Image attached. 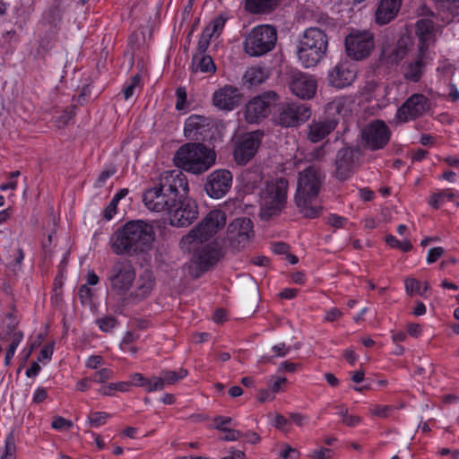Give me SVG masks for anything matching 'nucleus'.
Segmentation results:
<instances>
[{"mask_svg":"<svg viewBox=\"0 0 459 459\" xmlns=\"http://www.w3.org/2000/svg\"><path fill=\"white\" fill-rule=\"evenodd\" d=\"M325 179L320 168L310 165L299 173L295 204L299 212L306 219L319 218L324 211L321 205H313L312 201L319 195Z\"/></svg>","mask_w":459,"mask_h":459,"instance_id":"1","label":"nucleus"},{"mask_svg":"<svg viewBox=\"0 0 459 459\" xmlns=\"http://www.w3.org/2000/svg\"><path fill=\"white\" fill-rule=\"evenodd\" d=\"M153 239L151 225L143 221H132L114 233L112 249L116 255H138L149 250Z\"/></svg>","mask_w":459,"mask_h":459,"instance_id":"2","label":"nucleus"},{"mask_svg":"<svg viewBox=\"0 0 459 459\" xmlns=\"http://www.w3.org/2000/svg\"><path fill=\"white\" fill-rule=\"evenodd\" d=\"M215 152L202 143L183 144L176 152L174 161L183 170L199 175L215 163Z\"/></svg>","mask_w":459,"mask_h":459,"instance_id":"3","label":"nucleus"},{"mask_svg":"<svg viewBox=\"0 0 459 459\" xmlns=\"http://www.w3.org/2000/svg\"><path fill=\"white\" fill-rule=\"evenodd\" d=\"M328 48L327 35L319 28L310 27L305 30L297 46V56L306 67L316 65L325 56Z\"/></svg>","mask_w":459,"mask_h":459,"instance_id":"4","label":"nucleus"},{"mask_svg":"<svg viewBox=\"0 0 459 459\" xmlns=\"http://www.w3.org/2000/svg\"><path fill=\"white\" fill-rule=\"evenodd\" d=\"M288 180L280 178L268 183L262 192L260 218L264 221H270L279 216L285 209L288 195Z\"/></svg>","mask_w":459,"mask_h":459,"instance_id":"5","label":"nucleus"},{"mask_svg":"<svg viewBox=\"0 0 459 459\" xmlns=\"http://www.w3.org/2000/svg\"><path fill=\"white\" fill-rule=\"evenodd\" d=\"M276 41L277 30L273 25H257L246 37L244 49L250 56H261L273 50Z\"/></svg>","mask_w":459,"mask_h":459,"instance_id":"6","label":"nucleus"},{"mask_svg":"<svg viewBox=\"0 0 459 459\" xmlns=\"http://www.w3.org/2000/svg\"><path fill=\"white\" fill-rule=\"evenodd\" d=\"M274 108V123L286 128L298 127L311 116L310 108L299 101H278Z\"/></svg>","mask_w":459,"mask_h":459,"instance_id":"7","label":"nucleus"},{"mask_svg":"<svg viewBox=\"0 0 459 459\" xmlns=\"http://www.w3.org/2000/svg\"><path fill=\"white\" fill-rule=\"evenodd\" d=\"M135 269L127 259H117L108 273L111 290L117 295H126L135 281Z\"/></svg>","mask_w":459,"mask_h":459,"instance_id":"8","label":"nucleus"},{"mask_svg":"<svg viewBox=\"0 0 459 459\" xmlns=\"http://www.w3.org/2000/svg\"><path fill=\"white\" fill-rule=\"evenodd\" d=\"M280 100L274 91H266L252 98L246 105L244 116L248 124H257L271 113V108Z\"/></svg>","mask_w":459,"mask_h":459,"instance_id":"9","label":"nucleus"},{"mask_svg":"<svg viewBox=\"0 0 459 459\" xmlns=\"http://www.w3.org/2000/svg\"><path fill=\"white\" fill-rule=\"evenodd\" d=\"M222 257L221 250L217 244H207L195 250L188 267L189 274L197 279L214 266Z\"/></svg>","mask_w":459,"mask_h":459,"instance_id":"10","label":"nucleus"},{"mask_svg":"<svg viewBox=\"0 0 459 459\" xmlns=\"http://www.w3.org/2000/svg\"><path fill=\"white\" fill-rule=\"evenodd\" d=\"M392 132L386 123L375 119L361 130V142L365 149L376 152L388 144Z\"/></svg>","mask_w":459,"mask_h":459,"instance_id":"11","label":"nucleus"},{"mask_svg":"<svg viewBox=\"0 0 459 459\" xmlns=\"http://www.w3.org/2000/svg\"><path fill=\"white\" fill-rule=\"evenodd\" d=\"M198 214L196 202L190 197H185L173 201L168 212V220L171 226L185 228L191 225Z\"/></svg>","mask_w":459,"mask_h":459,"instance_id":"12","label":"nucleus"},{"mask_svg":"<svg viewBox=\"0 0 459 459\" xmlns=\"http://www.w3.org/2000/svg\"><path fill=\"white\" fill-rule=\"evenodd\" d=\"M430 108V100L424 94L413 93L397 108L394 117L400 123H407L422 117Z\"/></svg>","mask_w":459,"mask_h":459,"instance_id":"13","label":"nucleus"},{"mask_svg":"<svg viewBox=\"0 0 459 459\" xmlns=\"http://www.w3.org/2000/svg\"><path fill=\"white\" fill-rule=\"evenodd\" d=\"M374 46V36L368 30L352 31L345 39L346 53L355 60H361L368 56Z\"/></svg>","mask_w":459,"mask_h":459,"instance_id":"14","label":"nucleus"},{"mask_svg":"<svg viewBox=\"0 0 459 459\" xmlns=\"http://www.w3.org/2000/svg\"><path fill=\"white\" fill-rule=\"evenodd\" d=\"M225 224V212L221 210H212L190 231L189 237L199 242L207 241Z\"/></svg>","mask_w":459,"mask_h":459,"instance_id":"15","label":"nucleus"},{"mask_svg":"<svg viewBox=\"0 0 459 459\" xmlns=\"http://www.w3.org/2000/svg\"><path fill=\"white\" fill-rule=\"evenodd\" d=\"M264 133L260 130L252 131L243 134L236 143L233 156L238 165L247 164L256 154Z\"/></svg>","mask_w":459,"mask_h":459,"instance_id":"16","label":"nucleus"},{"mask_svg":"<svg viewBox=\"0 0 459 459\" xmlns=\"http://www.w3.org/2000/svg\"><path fill=\"white\" fill-rule=\"evenodd\" d=\"M361 156L358 146H344L341 148L335 157V178L345 181L354 173L355 167Z\"/></svg>","mask_w":459,"mask_h":459,"instance_id":"17","label":"nucleus"},{"mask_svg":"<svg viewBox=\"0 0 459 459\" xmlns=\"http://www.w3.org/2000/svg\"><path fill=\"white\" fill-rule=\"evenodd\" d=\"M254 224L251 219L237 218L230 223L227 230L228 239L236 248H244L254 237Z\"/></svg>","mask_w":459,"mask_h":459,"instance_id":"18","label":"nucleus"},{"mask_svg":"<svg viewBox=\"0 0 459 459\" xmlns=\"http://www.w3.org/2000/svg\"><path fill=\"white\" fill-rule=\"evenodd\" d=\"M232 173L228 169H216L206 178L204 190L208 196L221 199L227 195L232 186Z\"/></svg>","mask_w":459,"mask_h":459,"instance_id":"19","label":"nucleus"},{"mask_svg":"<svg viewBox=\"0 0 459 459\" xmlns=\"http://www.w3.org/2000/svg\"><path fill=\"white\" fill-rule=\"evenodd\" d=\"M213 128L211 118L201 115L189 116L184 124V135L190 141L205 142Z\"/></svg>","mask_w":459,"mask_h":459,"instance_id":"20","label":"nucleus"},{"mask_svg":"<svg viewBox=\"0 0 459 459\" xmlns=\"http://www.w3.org/2000/svg\"><path fill=\"white\" fill-rule=\"evenodd\" d=\"M173 201V197L165 190L160 181L155 186L145 190L143 195L144 205L155 212H168Z\"/></svg>","mask_w":459,"mask_h":459,"instance_id":"21","label":"nucleus"},{"mask_svg":"<svg viewBox=\"0 0 459 459\" xmlns=\"http://www.w3.org/2000/svg\"><path fill=\"white\" fill-rule=\"evenodd\" d=\"M290 91L302 100L312 99L317 90L316 78L308 74L300 71H293L289 82Z\"/></svg>","mask_w":459,"mask_h":459,"instance_id":"22","label":"nucleus"},{"mask_svg":"<svg viewBox=\"0 0 459 459\" xmlns=\"http://www.w3.org/2000/svg\"><path fill=\"white\" fill-rule=\"evenodd\" d=\"M160 181L174 201L188 197V181L180 170L165 171L160 175Z\"/></svg>","mask_w":459,"mask_h":459,"instance_id":"23","label":"nucleus"},{"mask_svg":"<svg viewBox=\"0 0 459 459\" xmlns=\"http://www.w3.org/2000/svg\"><path fill=\"white\" fill-rule=\"evenodd\" d=\"M241 98L237 87L227 84L213 92L212 105L220 110L231 111L238 107Z\"/></svg>","mask_w":459,"mask_h":459,"instance_id":"24","label":"nucleus"},{"mask_svg":"<svg viewBox=\"0 0 459 459\" xmlns=\"http://www.w3.org/2000/svg\"><path fill=\"white\" fill-rule=\"evenodd\" d=\"M428 64V51L418 48V53L405 59L402 65V72L407 81L418 82Z\"/></svg>","mask_w":459,"mask_h":459,"instance_id":"25","label":"nucleus"},{"mask_svg":"<svg viewBox=\"0 0 459 459\" xmlns=\"http://www.w3.org/2000/svg\"><path fill=\"white\" fill-rule=\"evenodd\" d=\"M357 71L349 62L337 64L328 74V82L334 88L343 89L354 82Z\"/></svg>","mask_w":459,"mask_h":459,"instance_id":"26","label":"nucleus"},{"mask_svg":"<svg viewBox=\"0 0 459 459\" xmlns=\"http://www.w3.org/2000/svg\"><path fill=\"white\" fill-rule=\"evenodd\" d=\"M6 317L10 323L7 325L6 336L3 340L9 342L4 356V366L8 367L23 339V333L16 329L19 321L13 312L8 313Z\"/></svg>","mask_w":459,"mask_h":459,"instance_id":"27","label":"nucleus"},{"mask_svg":"<svg viewBox=\"0 0 459 459\" xmlns=\"http://www.w3.org/2000/svg\"><path fill=\"white\" fill-rule=\"evenodd\" d=\"M337 124L335 119L313 121L308 126L307 139L314 143H319L335 129Z\"/></svg>","mask_w":459,"mask_h":459,"instance_id":"28","label":"nucleus"},{"mask_svg":"<svg viewBox=\"0 0 459 459\" xmlns=\"http://www.w3.org/2000/svg\"><path fill=\"white\" fill-rule=\"evenodd\" d=\"M403 0H381L376 12V22L378 24H387L398 13Z\"/></svg>","mask_w":459,"mask_h":459,"instance_id":"29","label":"nucleus"},{"mask_svg":"<svg viewBox=\"0 0 459 459\" xmlns=\"http://www.w3.org/2000/svg\"><path fill=\"white\" fill-rule=\"evenodd\" d=\"M415 33L419 39L418 48L428 51L434 37V22L429 19H420L415 25Z\"/></svg>","mask_w":459,"mask_h":459,"instance_id":"30","label":"nucleus"},{"mask_svg":"<svg viewBox=\"0 0 459 459\" xmlns=\"http://www.w3.org/2000/svg\"><path fill=\"white\" fill-rule=\"evenodd\" d=\"M155 285V279L149 272H144L137 280V285L130 293L133 299L143 300L150 296Z\"/></svg>","mask_w":459,"mask_h":459,"instance_id":"31","label":"nucleus"},{"mask_svg":"<svg viewBox=\"0 0 459 459\" xmlns=\"http://www.w3.org/2000/svg\"><path fill=\"white\" fill-rule=\"evenodd\" d=\"M188 375V371L183 368H180L178 370H169L164 369L161 370L160 376H154L155 384L159 386L157 391H161L164 389L167 385H174L179 380L184 379Z\"/></svg>","mask_w":459,"mask_h":459,"instance_id":"32","label":"nucleus"},{"mask_svg":"<svg viewBox=\"0 0 459 459\" xmlns=\"http://www.w3.org/2000/svg\"><path fill=\"white\" fill-rule=\"evenodd\" d=\"M280 4V0H245V10L252 14L270 13Z\"/></svg>","mask_w":459,"mask_h":459,"instance_id":"33","label":"nucleus"},{"mask_svg":"<svg viewBox=\"0 0 459 459\" xmlns=\"http://www.w3.org/2000/svg\"><path fill=\"white\" fill-rule=\"evenodd\" d=\"M404 290L410 297L419 295L423 299H427V292L430 290V284L429 281L421 282L416 278L407 277L404 279Z\"/></svg>","mask_w":459,"mask_h":459,"instance_id":"34","label":"nucleus"},{"mask_svg":"<svg viewBox=\"0 0 459 459\" xmlns=\"http://www.w3.org/2000/svg\"><path fill=\"white\" fill-rule=\"evenodd\" d=\"M228 17L224 14H219L204 30L203 39L209 40L213 36H219L223 30Z\"/></svg>","mask_w":459,"mask_h":459,"instance_id":"35","label":"nucleus"},{"mask_svg":"<svg viewBox=\"0 0 459 459\" xmlns=\"http://www.w3.org/2000/svg\"><path fill=\"white\" fill-rule=\"evenodd\" d=\"M130 377L129 384H131V386L142 387L147 393L157 392V388H159L157 384H155L154 376L147 378L142 373L136 372L133 373Z\"/></svg>","mask_w":459,"mask_h":459,"instance_id":"36","label":"nucleus"},{"mask_svg":"<svg viewBox=\"0 0 459 459\" xmlns=\"http://www.w3.org/2000/svg\"><path fill=\"white\" fill-rule=\"evenodd\" d=\"M455 195L456 190L453 188L443 189L437 193H433L429 196L428 204L435 210H438L444 204L446 200L454 201Z\"/></svg>","mask_w":459,"mask_h":459,"instance_id":"37","label":"nucleus"},{"mask_svg":"<svg viewBox=\"0 0 459 459\" xmlns=\"http://www.w3.org/2000/svg\"><path fill=\"white\" fill-rule=\"evenodd\" d=\"M411 44L409 38H402L398 40L397 45L393 52L394 61L399 63L404 58L407 59L411 51Z\"/></svg>","mask_w":459,"mask_h":459,"instance_id":"38","label":"nucleus"},{"mask_svg":"<svg viewBox=\"0 0 459 459\" xmlns=\"http://www.w3.org/2000/svg\"><path fill=\"white\" fill-rule=\"evenodd\" d=\"M111 417L109 412L92 411L88 414L85 423L91 428L98 429L105 425Z\"/></svg>","mask_w":459,"mask_h":459,"instance_id":"39","label":"nucleus"},{"mask_svg":"<svg viewBox=\"0 0 459 459\" xmlns=\"http://www.w3.org/2000/svg\"><path fill=\"white\" fill-rule=\"evenodd\" d=\"M244 79L251 86L262 83L264 79V73L260 67H252L245 73Z\"/></svg>","mask_w":459,"mask_h":459,"instance_id":"40","label":"nucleus"},{"mask_svg":"<svg viewBox=\"0 0 459 459\" xmlns=\"http://www.w3.org/2000/svg\"><path fill=\"white\" fill-rule=\"evenodd\" d=\"M76 105H72L65 108L56 118L55 124L59 128L65 127L76 115Z\"/></svg>","mask_w":459,"mask_h":459,"instance_id":"41","label":"nucleus"},{"mask_svg":"<svg viewBox=\"0 0 459 459\" xmlns=\"http://www.w3.org/2000/svg\"><path fill=\"white\" fill-rule=\"evenodd\" d=\"M195 69L201 73L213 74L216 71V66L210 56L204 55L197 60Z\"/></svg>","mask_w":459,"mask_h":459,"instance_id":"42","label":"nucleus"},{"mask_svg":"<svg viewBox=\"0 0 459 459\" xmlns=\"http://www.w3.org/2000/svg\"><path fill=\"white\" fill-rule=\"evenodd\" d=\"M347 99L344 97H337L334 98L330 103L327 105V109L330 112H335L339 115H343L346 113Z\"/></svg>","mask_w":459,"mask_h":459,"instance_id":"43","label":"nucleus"},{"mask_svg":"<svg viewBox=\"0 0 459 459\" xmlns=\"http://www.w3.org/2000/svg\"><path fill=\"white\" fill-rule=\"evenodd\" d=\"M96 324L101 332L108 333L117 326V320L112 316H107L98 318Z\"/></svg>","mask_w":459,"mask_h":459,"instance_id":"44","label":"nucleus"},{"mask_svg":"<svg viewBox=\"0 0 459 459\" xmlns=\"http://www.w3.org/2000/svg\"><path fill=\"white\" fill-rule=\"evenodd\" d=\"M272 351L274 352L273 355H267L264 357L266 361H272L275 357H286L290 351V347L285 342H280L272 347Z\"/></svg>","mask_w":459,"mask_h":459,"instance_id":"45","label":"nucleus"},{"mask_svg":"<svg viewBox=\"0 0 459 459\" xmlns=\"http://www.w3.org/2000/svg\"><path fill=\"white\" fill-rule=\"evenodd\" d=\"M114 372L108 368H102L91 376L93 383L104 384L113 377Z\"/></svg>","mask_w":459,"mask_h":459,"instance_id":"46","label":"nucleus"},{"mask_svg":"<svg viewBox=\"0 0 459 459\" xmlns=\"http://www.w3.org/2000/svg\"><path fill=\"white\" fill-rule=\"evenodd\" d=\"M2 455L16 456V444L13 432H10L5 436L4 449Z\"/></svg>","mask_w":459,"mask_h":459,"instance_id":"47","label":"nucleus"},{"mask_svg":"<svg viewBox=\"0 0 459 459\" xmlns=\"http://www.w3.org/2000/svg\"><path fill=\"white\" fill-rule=\"evenodd\" d=\"M176 97H177V100H176V109L178 111H183L187 107V93H186V91L184 87H178L177 90H176Z\"/></svg>","mask_w":459,"mask_h":459,"instance_id":"48","label":"nucleus"},{"mask_svg":"<svg viewBox=\"0 0 459 459\" xmlns=\"http://www.w3.org/2000/svg\"><path fill=\"white\" fill-rule=\"evenodd\" d=\"M73 421L62 416H55L51 422V428L55 430L70 429L73 427Z\"/></svg>","mask_w":459,"mask_h":459,"instance_id":"49","label":"nucleus"},{"mask_svg":"<svg viewBox=\"0 0 459 459\" xmlns=\"http://www.w3.org/2000/svg\"><path fill=\"white\" fill-rule=\"evenodd\" d=\"M394 408L392 405L377 404L370 409V413L373 416L385 419L389 417L390 413L394 411Z\"/></svg>","mask_w":459,"mask_h":459,"instance_id":"50","label":"nucleus"},{"mask_svg":"<svg viewBox=\"0 0 459 459\" xmlns=\"http://www.w3.org/2000/svg\"><path fill=\"white\" fill-rule=\"evenodd\" d=\"M347 222V218L336 213H330L326 218V223L333 228L342 229Z\"/></svg>","mask_w":459,"mask_h":459,"instance_id":"51","label":"nucleus"},{"mask_svg":"<svg viewBox=\"0 0 459 459\" xmlns=\"http://www.w3.org/2000/svg\"><path fill=\"white\" fill-rule=\"evenodd\" d=\"M445 250L441 247H431L428 251L426 262L428 264L436 263L444 254Z\"/></svg>","mask_w":459,"mask_h":459,"instance_id":"52","label":"nucleus"},{"mask_svg":"<svg viewBox=\"0 0 459 459\" xmlns=\"http://www.w3.org/2000/svg\"><path fill=\"white\" fill-rule=\"evenodd\" d=\"M273 426L283 432H287L289 431L290 422L282 414H276L273 421Z\"/></svg>","mask_w":459,"mask_h":459,"instance_id":"53","label":"nucleus"},{"mask_svg":"<svg viewBox=\"0 0 459 459\" xmlns=\"http://www.w3.org/2000/svg\"><path fill=\"white\" fill-rule=\"evenodd\" d=\"M139 82L140 77L138 75L132 77L129 84H127L123 90L124 98L126 100H129L134 95V90Z\"/></svg>","mask_w":459,"mask_h":459,"instance_id":"54","label":"nucleus"},{"mask_svg":"<svg viewBox=\"0 0 459 459\" xmlns=\"http://www.w3.org/2000/svg\"><path fill=\"white\" fill-rule=\"evenodd\" d=\"M233 422L232 418L225 416H216L213 418L214 429L222 431L228 429V425H231Z\"/></svg>","mask_w":459,"mask_h":459,"instance_id":"55","label":"nucleus"},{"mask_svg":"<svg viewBox=\"0 0 459 459\" xmlns=\"http://www.w3.org/2000/svg\"><path fill=\"white\" fill-rule=\"evenodd\" d=\"M78 296L81 302L85 304L91 300L93 293L91 289L87 284H82L79 287Z\"/></svg>","mask_w":459,"mask_h":459,"instance_id":"56","label":"nucleus"},{"mask_svg":"<svg viewBox=\"0 0 459 459\" xmlns=\"http://www.w3.org/2000/svg\"><path fill=\"white\" fill-rule=\"evenodd\" d=\"M333 455V452L332 449L322 446L313 451L310 457L311 459H332Z\"/></svg>","mask_w":459,"mask_h":459,"instance_id":"57","label":"nucleus"},{"mask_svg":"<svg viewBox=\"0 0 459 459\" xmlns=\"http://www.w3.org/2000/svg\"><path fill=\"white\" fill-rule=\"evenodd\" d=\"M104 364V359L100 355H91L85 361V367L91 369H97Z\"/></svg>","mask_w":459,"mask_h":459,"instance_id":"58","label":"nucleus"},{"mask_svg":"<svg viewBox=\"0 0 459 459\" xmlns=\"http://www.w3.org/2000/svg\"><path fill=\"white\" fill-rule=\"evenodd\" d=\"M54 353V342L45 345L38 354V361L50 360Z\"/></svg>","mask_w":459,"mask_h":459,"instance_id":"59","label":"nucleus"},{"mask_svg":"<svg viewBox=\"0 0 459 459\" xmlns=\"http://www.w3.org/2000/svg\"><path fill=\"white\" fill-rule=\"evenodd\" d=\"M280 455L283 459H299L300 454L296 448H292L290 445L286 444Z\"/></svg>","mask_w":459,"mask_h":459,"instance_id":"60","label":"nucleus"},{"mask_svg":"<svg viewBox=\"0 0 459 459\" xmlns=\"http://www.w3.org/2000/svg\"><path fill=\"white\" fill-rule=\"evenodd\" d=\"M221 432H225V436L221 437V439L224 441H237L243 436L241 431L230 428Z\"/></svg>","mask_w":459,"mask_h":459,"instance_id":"61","label":"nucleus"},{"mask_svg":"<svg viewBox=\"0 0 459 459\" xmlns=\"http://www.w3.org/2000/svg\"><path fill=\"white\" fill-rule=\"evenodd\" d=\"M48 398V391L47 388L42 386H38L32 395V403H43Z\"/></svg>","mask_w":459,"mask_h":459,"instance_id":"62","label":"nucleus"},{"mask_svg":"<svg viewBox=\"0 0 459 459\" xmlns=\"http://www.w3.org/2000/svg\"><path fill=\"white\" fill-rule=\"evenodd\" d=\"M343 313L337 307H331L325 310V322H333L342 316Z\"/></svg>","mask_w":459,"mask_h":459,"instance_id":"63","label":"nucleus"},{"mask_svg":"<svg viewBox=\"0 0 459 459\" xmlns=\"http://www.w3.org/2000/svg\"><path fill=\"white\" fill-rule=\"evenodd\" d=\"M117 204L118 202L112 198L104 210V218L106 220L110 221L113 219L115 214L117 213Z\"/></svg>","mask_w":459,"mask_h":459,"instance_id":"64","label":"nucleus"}]
</instances>
